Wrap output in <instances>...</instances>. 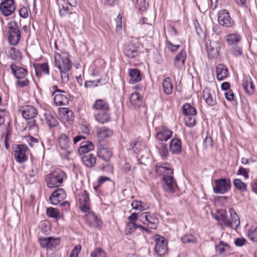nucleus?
Here are the masks:
<instances>
[{
    "label": "nucleus",
    "instance_id": "nucleus-20",
    "mask_svg": "<svg viewBox=\"0 0 257 257\" xmlns=\"http://www.w3.org/2000/svg\"><path fill=\"white\" fill-rule=\"evenodd\" d=\"M123 52L126 56L131 58L136 57L139 54L138 48L132 43L125 44Z\"/></svg>",
    "mask_w": 257,
    "mask_h": 257
},
{
    "label": "nucleus",
    "instance_id": "nucleus-63",
    "mask_svg": "<svg viewBox=\"0 0 257 257\" xmlns=\"http://www.w3.org/2000/svg\"><path fill=\"white\" fill-rule=\"evenodd\" d=\"M138 218L139 219V215H138V213H133L128 217V219L130 221L128 222L136 223Z\"/></svg>",
    "mask_w": 257,
    "mask_h": 257
},
{
    "label": "nucleus",
    "instance_id": "nucleus-26",
    "mask_svg": "<svg viewBox=\"0 0 257 257\" xmlns=\"http://www.w3.org/2000/svg\"><path fill=\"white\" fill-rule=\"evenodd\" d=\"M98 156L105 162H109L112 157V151L108 148H100L97 152Z\"/></svg>",
    "mask_w": 257,
    "mask_h": 257
},
{
    "label": "nucleus",
    "instance_id": "nucleus-25",
    "mask_svg": "<svg viewBox=\"0 0 257 257\" xmlns=\"http://www.w3.org/2000/svg\"><path fill=\"white\" fill-rule=\"evenodd\" d=\"M217 79L221 81L225 78L228 75L227 68L223 64H218L216 68Z\"/></svg>",
    "mask_w": 257,
    "mask_h": 257
},
{
    "label": "nucleus",
    "instance_id": "nucleus-37",
    "mask_svg": "<svg viewBox=\"0 0 257 257\" xmlns=\"http://www.w3.org/2000/svg\"><path fill=\"white\" fill-rule=\"evenodd\" d=\"M225 40L228 44H235L240 41L241 37L237 33H232L227 35Z\"/></svg>",
    "mask_w": 257,
    "mask_h": 257
},
{
    "label": "nucleus",
    "instance_id": "nucleus-8",
    "mask_svg": "<svg viewBox=\"0 0 257 257\" xmlns=\"http://www.w3.org/2000/svg\"><path fill=\"white\" fill-rule=\"evenodd\" d=\"M162 180L164 191L169 193H173L177 187V185L173 174H167L163 177Z\"/></svg>",
    "mask_w": 257,
    "mask_h": 257
},
{
    "label": "nucleus",
    "instance_id": "nucleus-45",
    "mask_svg": "<svg viewBox=\"0 0 257 257\" xmlns=\"http://www.w3.org/2000/svg\"><path fill=\"white\" fill-rule=\"evenodd\" d=\"M46 122L50 127H55L58 124V122L55 116L50 113H45L44 114Z\"/></svg>",
    "mask_w": 257,
    "mask_h": 257
},
{
    "label": "nucleus",
    "instance_id": "nucleus-53",
    "mask_svg": "<svg viewBox=\"0 0 257 257\" xmlns=\"http://www.w3.org/2000/svg\"><path fill=\"white\" fill-rule=\"evenodd\" d=\"M141 148V143L140 142H132L130 143V149L134 151L135 154H137L139 152Z\"/></svg>",
    "mask_w": 257,
    "mask_h": 257
},
{
    "label": "nucleus",
    "instance_id": "nucleus-5",
    "mask_svg": "<svg viewBox=\"0 0 257 257\" xmlns=\"http://www.w3.org/2000/svg\"><path fill=\"white\" fill-rule=\"evenodd\" d=\"M55 62L59 70L69 71L72 67V63L67 53H63L61 55L58 53H56L55 54Z\"/></svg>",
    "mask_w": 257,
    "mask_h": 257
},
{
    "label": "nucleus",
    "instance_id": "nucleus-43",
    "mask_svg": "<svg viewBox=\"0 0 257 257\" xmlns=\"http://www.w3.org/2000/svg\"><path fill=\"white\" fill-rule=\"evenodd\" d=\"M233 186L241 192H246L247 190V185L240 179H235L233 181Z\"/></svg>",
    "mask_w": 257,
    "mask_h": 257
},
{
    "label": "nucleus",
    "instance_id": "nucleus-34",
    "mask_svg": "<svg viewBox=\"0 0 257 257\" xmlns=\"http://www.w3.org/2000/svg\"><path fill=\"white\" fill-rule=\"evenodd\" d=\"M58 144L62 150H66L69 147L70 140L65 134H61L58 139Z\"/></svg>",
    "mask_w": 257,
    "mask_h": 257
},
{
    "label": "nucleus",
    "instance_id": "nucleus-3",
    "mask_svg": "<svg viewBox=\"0 0 257 257\" xmlns=\"http://www.w3.org/2000/svg\"><path fill=\"white\" fill-rule=\"evenodd\" d=\"M10 68L12 73L17 79V85L18 86L24 87L29 85V81L26 78L28 71L25 68L17 66L15 64H11Z\"/></svg>",
    "mask_w": 257,
    "mask_h": 257
},
{
    "label": "nucleus",
    "instance_id": "nucleus-13",
    "mask_svg": "<svg viewBox=\"0 0 257 257\" xmlns=\"http://www.w3.org/2000/svg\"><path fill=\"white\" fill-rule=\"evenodd\" d=\"M221 47L219 41H210L206 45V50L208 56L210 58H216L219 55V51Z\"/></svg>",
    "mask_w": 257,
    "mask_h": 257
},
{
    "label": "nucleus",
    "instance_id": "nucleus-46",
    "mask_svg": "<svg viewBox=\"0 0 257 257\" xmlns=\"http://www.w3.org/2000/svg\"><path fill=\"white\" fill-rule=\"evenodd\" d=\"M131 205L134 209L140 211L147 209L149 207L147 205L143 203L141 201L134 200L132 202Z\"/></svg>",
    "mask_w": 257,
    "mask_h": 257
},
{
    "label": "nucleus",
    "instance_id": "nucleus-54",
    "mask_svg": "<svg viewBox=\"0 0 257 257\" xmlns=\"http://www.w3.org/2000/svg\"><path fill=\"white\" fill-rule=\"evenodd\" d=\"M91 257H106L105 252L101 248H97L90 253Z\"/></svg>",
    "mask_w": 257,
    "mask_h": 257
},
{
    "label": "nucleus",
    "instance_id": "nucleus-30",
    "mask_svg": "<svg viewBox=\"0 0 257 257\" xmlns=\"http://www.w3.org/2000/svg\"><path fill=\"white\" fill-rule=\"evenodd\" d=\"M94 149V145L89 141L82 142L78 149V152L80 154H85Z\"/></svg>",
    "mask_w": 257,
    "mask_h": 257
},
{
    "label": "nucleus",
    "instance_id": "nucleus-4",
    "mask_svg": "<svg viewBox=\"0 0 257 257\" xmlns=\"http://www.w3.org/2000/svg\"><path fill=\"white\" fill-rule=\"evenodd\" d=\"M7 37L9 43L13 46L17 45L20 41L21 32L15 22H9L7 26Z\"/></svg>",
    "mask_w": 257,
    "mask_h": 257
},
{
    "label": "nucleus",
    "instance_id": "nucleus-21",
    "mask_svg": "<svg viewBox=\"0 0 257 257\" xmlns=\"http://www.w3.org/2000/svg\"><path fill=\"white\" fill-rule=\"evenodd\" d=\"M38 114L36 107L32 105H27L24 107L22 114L26 119H30L35 118Z\"/></svg>",
    "mask_w": 257,
    "mask_h": 257
},
{
    "label": "nucleus",
    "instance_id": "nucleus-50",
    "mask_svg": "<svg viewBox=\"0 0 257 257\" xmlns=\"http://www.w3.org/2000/svg\"><path fill=\"white\" fill-rule=\"evenodd\" d=\"M101 81H102L101 84L105 83L106 82V79L104 78L103 79L101 78L98 79L97 80L87 81L84 83V86L86 88L96 86H97V83L101 82Z\"/></svg>",
    "mask_w": 257,
    "mask_h": 257
},
{
    "label": "nucleus",
    "instance_id": "nucleus-61",
    "mask_svg": "<svg viewBox=\"0 0 257 257\" xmlns=\"http://www.w3.org/2000/svg\"><path fill=\"white\" fill-rule=\"evenodd\" d=\"M81 248V246L80 245H76L72 250L69 257H77Z\"/></svg>",
    "mask_w": 257,
    "mask_h": 257
},
{
    "label": "nucleus",
    "instance_id": "nucleus-29",
    "mask_svg": "<svg viewBox=\"0 0 257 257\" xmlns=\"http://www.w3.org/2000/svg\"><path fill=\"white\" fill-rule=\"evenodd\" d=\"M182 149L181 142L178 139H173L170 143V150L173 154H178Z\"/></svg>",
    "mask_w": 257,
    "mask_h": 257
},
{
    "label": "nucleus",
    "instance_id": "nucleus-59",
    "mask_svg": "<svg viewBox=\"0 0 257 257\" xmlns=\"http://www.w3.org/2000/svg\"><path fill=\"white\" fill-rule=\"evenodd\" d=\"M248 173V170L240 167L239 168L237 174L243 176L245 179H248L249 178Z\"/></svg>",
    "mask_w": 257,
    "mask_h": 257
},
{
    "label": "nucleus",
    "instance_id": "nucleus-23",
    "mask_svg": "<svg viewBox=\"0 0 257 257\" xmlns=\"http://www.w3.org/2000/svg\"><path fill=\"white\" fill-rule=\"evenodd\" d=\"M173 132L165 126H163L156 134L157 138L161 141H167L172 136Z\"/></svg>",
    "mask_w": 257,
    "mask_h": 257
},
{
    "label": "nucleus",
    "instance_id": "nucleus-47",
    "mask_svg": "<svg viewBox=\"0 0 257 257\" xmlns=\"http://www.w3.org/2000/svg\"><path fill=\"white\" fill-rule=\"evenodd\" d=\"M8 56L13 60H17L21 57V53L15 48H11L7 52Z\"/></svg>",
    "mask_w": 257,
    "mask_h": 257
},
{
    "label": "nucleus",
    "instance_id": "nucleus-62",
    "mask_svg": "<svg viewBox=\"0 0 257 257\" xmlns=\"http://www.w3.org/2000/svg\"><path fill=\"white\" fill-rule=\"evenodd\" d=\"M204 145L206 148L213 146V141L211 138L206 137L204 141Z\"/></svg>",
    "mask_w": 257,
    "mask_h": 257
},
{
    "label": "nucleus",
    "instance_id": "nucleus-60",
    "mask_svg": "<svg viewBox=\"0 0 257 257\" xmlns=\"http://www.w3.org/2000/svg\"><path fill=\"white\" fill-rule=\"evenodd\" d=\"M60 74H61V78L62 81L64 83H66L69 80V76L68 74V72L69 71H65L64 70H60Z\"/></svg>",
    "mask_w": 257,
    "mask_h": 257
},
{
    "label": "nucleus",
    "instance_id": "nucleus-7",
    "mask_svg": "<svg viewBox=\"0 0 257 257\" xmlns=\"http://www.w3.org/2000/svg\"><path fill=\"white\" fill-rule=\"evenodd\" d=\"M29 152V148L26 145H17L14 151L15 160L20 163H24L28 159L27 155Z\"/></svg>",
    "mask_w": 257,
    "mask_h": 257
},
{
    "label": "nucleus",
    "instance_id": "nucleus-42",
    "mask_svg": "<svg viewBox=\"0 0 257 257\" xmlns=\"http://www.w3.org/2000/svg\"><path fill=\"white\" fill-rule=\"evenodd\" d=\"M182 112L185 116L195 115L196 113V109L189 103H186L183 106Z\"/></svg>",
    "mask_w": 257,
    "mask_h": 257
},
{
    "label": "nucleus",
    "instance_id": "nucleus-55",
    "mask_svg": "<svg viewBox=\"0 0 257 257\" xmlns=\"http://www.w3.org/2000/svg\"><path fill=\"white\" fill-rule=\"evenodd\" d=\"M149 5L146 2V0H137L136 7L142 11H145L148 7Z\"/></svg>",
    "mask_w": 257,
    "mask_h": 257
},
{
    "label": "nucleus",
    "instance_id": "nucleus-33",
    "mask_svg": "<svg viewBox=\"0 0 257 257\" xmlns=\"http://www.w3.org/2000/svg\"><path fill=\"white\" fill-rule=\"evenodd\" d=\"M129 75L131 78L130 82L131 84H134L142 79L141 74L137 69H131L129 72Z\"/></svg>",
    "mask_w": 257,
    "mask_h": 257
},
{
    "label": "nucleus",
    "instance_id": "nucleus-58",
    "mask_svg": "<svg viewBox=\"0 0 257 257\" xmlns=\"http://www.w3.org/2000/svg\"><path fill=\"white\" fill-rule=\"evenodd\" d=\"M159 152L163 158L167 157L169 153L167 146L164 144H161Z\"/></svg>",
    "mask_w": 257,
    "mask_h": 257
},
{
    "label": "nucleus",
    "instance_id": "nucleus-31",
    "mask_svg": "<svg viewBox=\"0 0 257 257\" xmlns=\"http://www.w3.org/2000/svg\"><path fill=\"white\" fill-rule=\"evenodd\" d=\"M137 228H141L147 232L150 233L151 230L142 225H138L136 223L128 222L125 226V232L126 234H130L133 233Z\"/></svg>",
    "mask_w": 257,
    "mask_h": 257
},
{
    "label": "nucleus",
    "instance_id": "nucleus-17",
    "mask_svg": "<svg viewBox=\"0 0 257 257\" xmlns=\"http://www.w3.org/2000/svg\"><path fill=\"white\" fill-rule=\"evenodd\" d=\"M66 197V194L64 190L58 188L50 197V202L53 205H56L63 201Z\"/></svg>",
    "mask_w": 257,
    "mask_h": 257
},
{
    "label": "nucleus",
    "instance_id": "nucleus-15",
    "mask_svg": "<svg viewBox=\"0 0 257 257\" xmlns=\"http://www.w3.org/2000/svg\"><path fill=\"white\" fill-rule=\"evenodd\" d=\"M39 242L42 247L50 249L54 248L59 244L60 238L53 237H40Z\"/></svg>",
    "mask_w": 257,
    "mask_h": 257
},
{
    "label": "nucleus",
    "instance_id": "nucleus-56",
    "mask_svg": "<svg viewBox=\"0 0 257 257\" xmlns=\"http://www.w3.org/2000/svg\"><path fill=\"white\" fill-rule=\"evenodd\" d=\"M169 37L167 38L168 40H170V38H173L175 40L178 39V32L176 29L174 27H170L168 30Z\"/></svg>",
    "mask_w": 257,
    "mask_h": 257
},
{
    "label": "nucleus",
    "instance_id": "nucleus-1",
    "mask_svg": "<svg viewBox=\"0 0 257 257\" xmlns=\"http://www.w3.org/2000/svg\"><path fill=\"white\" fill-rule=\"evenodd\" d=\"M67 177L66 173L61 169L57 168L45 176V181L49 188H55L62 186Z\"/></svg>",
    "mask_w": 257,
    "mask_h": 257
},
{
    "label": "nucleus",
    "instance_id": "nucleus-12",
    "mask_svg": "<svg viewBox=\"0 0 257 257\" xmlns=\"http://www.w3.org/2000/svg\"><path fill=\"white\" fill-rule=\"evenodd\" d=\"M16 10L14 0H5L0 4V11L5 16L11 15Z\"/></svg>",
    "mask_w": 257,
    "mask_h": 257
},
{
    "label": "nucleus",
    "instance_id": "nucleus-52",
    "mask_svg": "<svg viewBox=\"0 0 257 257\" xmlns=\"http://www.w3.org/2000/svg\"><path fill=\"white\" fill-rule=\"evenodd\" d=\"M249 239L253 241H257V227H252L248 232Z\"/></svg>",
    "mask_w": 257,
    "mask_h": 257
},
{
    "label": "nucleus",
    "instance_id": "nucleus-18",
    "mask_svg": "<svg viewBox=\"0 0 257 257\" xmlns=\"http://www.w3.org/2000/svg\"><path fill=\"white\" fill-rule=\"evenodd\" d=\"M203 97L206 102L210 106L216 104L215 94L213 90L205 88L203 90Z\"/></svg>",
    "mask_w": 257,
    "mask_h": 257
},
{
    "label": "nucleus",
    "instance_id": "nucleus-36",
    "mask_svg": "<svg viewBox=\"0 0 257 257\" xmlns=\"http://www.w3.org/2000/svg\"><path fill=\"white\" fill-rule=\"evenodd\" d=\"M162 86L164 92L166 94L172 93L173 85L169 77H166L162 81Z\"/></svg>",
    "mask_w": 257,
    "mask_h": 257
},
{
    "label": "nucleus",
    "instance_id": "nucleus-32",
    "mask_svg": "<svg viewBox=\"0 0 257 257\" xmlns=\"http://www.w3.org/2000/svg\"><path fill=\"white\" fill-rule=\"evenodd\" d=\"M215 249L220 254L226 255L230 252V246L227 243L221 241L218 244H216Z\"/></svg>",
    "mask_w": 257,
    "mask_h": 257
},
{
    "label": "nucleus",
    "instance_id": "nucleus-10",
    "mask_svg": "<svg viewBox=\"0 0 257 257\" xmlns=\"http://www.w3.org/2000/svg\"><path fill=\"white\" fill-rule=\"evenodd\" d=\"M56 105H66L69 102V94L65 91L57 89L52 93Z\"/></svg>",
    "mask_w": 257,
    "mask_h": 257
},
{
    "label": "nucleus",
    "instance_id": "nucleus-14",
    "mask_svg": "<svg viewBox=\"0 0 257 257\" xmlns=\"http://www.w3.org/2000/svg\"><path fill=\"white\" fill-rule=\"evenodd\" d=\"M155 241L156 242L155 252L160 256L166 254L167 252V243L165 238L163 236H157L155 237Z\"/></svg>",
    "mask_w": 257,
    "mask_h": 257
},
{
    "label": "nucleus",
    "instance_id": "nucleus-35",
    "mask_svg": "<svg viewBox=\"0 0 257 257\" xmlns=\"http://www.w3.org/2000/svg\"><path fill=\"white\" fill-rule=\"evenodd\" d=\"M82 161L88 167H92L96 162V159L92 154H89L82 157Z\"/></svg>",
    "mask_w": 257,
    "mask_h": 257
},
{
    "label": "nucleus",
    "instance_id": "nucleus-9",
    "mask_svg": "<svg viewBox=\"0 0 257 257\" xmlns=\"http://www.w3.org/2000/svg\"><path fill=\"white\" fill-rule=\"evenodd\" d=\"M215 187H213V191L216 194H224L230 189L231 182L227 179H220L214 181Z\"/></svg>",
    "mask_w": 257,
    "mask_h": 257
},
{
    "label": "nucleus",
    "instance_id": "nucleus-38",
    "mask_svg": "<svg viewBox=\"0 0 257 257\" xmlns=\"http://www.w3.org/2000/svg\"><path fill=\"white\" fill-rule=\"evenodd\" d=\"M167 42L168 44V48L171 51H175L180 48L181 42L179 39L175 40L173 38H170V40L167 39Z\"/></svg>",
    "mask_w": 257,
    "mask_h": 257
},
{
    "label": "nucleus",
    "instance_id": "nucleus-24",
    "mask_svg": "<svg viewBox=\"0 0 257 257\" xmlns=\"http://www.w3.org/2000/svg\"><path fill=\"white\" fill-rule=\"evenodd\" d=\"M109 110L99 111L94 115L95 119L98 122L104 124L110 121V114Z\"/></svg>",
    "mask_w": 257,
    "mask_h": 257
},
{
    "label": "nucleus",
    "instance_id": "nucleus-19",
    "mask_svg": "<svg viewBox=\"0 0 257 257\" xmlns=\"http://www.w3.org/2000/svg\"><path fill=\"white\" fill-rule=\"evenodd\" d=\"M155 170L158 175L165 176L167 174H173V170L169 164L159 163L156 165Z\"/></svg>",
    "mask_w": 257,
    "mask_h": 257
},
{
    "label": "nucleus",
    "instance_id": "nucleus-6",
    "mask_svg": "<svg viewBox=\"0 0 257 257\" xmlns=\"http://www.w3.org/2000/svg\"><path fill=\"white\" fill-rule=\"evenodd\" d=\"M139 220L148 228L156 229L159 223V220L154 214L149 212H143L139 215Z\"/></svg>",
    "mask_w": 257,
    "mask_h": 257
},
{
    "label": "nucleus",
    "instance_id": "nucleus-28",
    "mask_svg": "<svg viewBox=\"0 0 257 257\" xmlns=\"http://www.w3.org/2000/svg\"><path fill=\"white\" fill-rule=\"evenodd\" d=\"M92 108L99 111L109 110V106L105 100L98 99L95 101L92 106Z\"/></svg>",
    "mask_w": 257,
    "mask_h": 257
},
{
    "label": "nucleus",
    "instance_id": "nucleus-16",
    "mask_svg": "<svg viewBox=\"0 0 257 257\" xmlns=\"http://www.w3.org/2000/svg\"><path fill=\"white\" fill-rule=\"evenodd\" d=\"M79 201L80 209L84 212H89L90 208V199L89 194L86 190L81 192Z\"/></svg>",
    "mask_w": 257,
    "mask_h": 257
},
{
    "label": "nucleus",
    "instance_id": "nucleus-44",
    "mask_svg": "<svg viewBox=\"0 0 257 257\" xmlns=\"http://www.w3.org/2000/svg\"><path fill=\"white\" fill-rule=\"evenodd\" d=\"M43 72L44 73L48 75L49 74V68L47 63L37 64L35 66L36 74L38 76V71Z\"/></svg>",
    "mask_w": 257,
    "mask_h": 257
},
{
    "label": "nucleus",
    "instance_id": "nucleus-64",
    "mask_svg": "<svg viewBox=\"0 0 257 257\" xmlns=\"http://www.w3.org/2000/svg\"><path fill=\"white\" fill-rule=\"evenodd\" d=\"M231 53L234 56H240L242 54V49L240 47H234L231 50Z\"/></svg>",
    "mask_w": 257,
    "mask_h": 257
},
{
    "label": "nucleus",
    "instance_id": "nucleus-22",
    "mask_svg": "<svg viewBox=\"0 0 257 257\" xmlns=\"http://www.w3.org/2000/svg\"><path fill=\"white\" fill-rule=\"evenodd\" d=\"M242 85L247 94L250 95L254 93L255 87L252 83L251 78L249 76H244Z\"/></svg>",
    "mask_w": 257,
    "mask_h": 257
},
{
    "label": "nucleus",
    "instance_id": "nucleus-40",
    "mask_svg": "<svg viewBox=\"0 0 257 257\" xmlns=\"http://www.w3.org/2000/svg\"><path fill=\"white\" fill-rule=\"evenodd\" d=\"M130 100L132 105L139 106L142 102V98L139 93L134 92L131 95Z\"/></svg>",
    "mask_w": 257,
    "mask_h": 257
},
{
    "label": "nucleus",
    "instance_id": "nucleus-48",
    "mask_svg": "<svg viewBox=\"0 0 257 257\" xmlns=\"http://www.w3.org/2000/svg\"><path fill=\"white\" fill-rule=\"evenodd\" d=\"M47 215L51 218L58 220L60 218L59 212L57 209L52 207L48 208L47 209Z\"/></svg>",
    "mask_w": 257,
    "mask_h": 257
},
{
    "label": "nucleus",
    "instance_id": "nucleus-2",
    "mask_svg": "<svg viewBox=\"0 0 257 257\" xmlns=\"http://www.w3.org/2000/svg\"><path fill=\"white\" fill-rule=\"evenodd\" d=\"M225 213V210H221L219 214L215 216V219L222 222V223L226 226L233 229L237 228L240 224V219L234 209L232 208L229 209L230 216L229 219L226 217Z\"/></svg>",
    "mask_w": 257,
    "mask_h": 257
},
{
    "label": "nucleus",
    "instance_id": "nucleus-41",
    "mask_svg": "<svg viewBox=\"0 0 257 257\" xmlns=\"http://www.w3.org/2000/svg\"><path fill=\"white\" fill-rule=\"evenodd\" d=\"M181 240L183 243L195 244L197 242V237L192 234H187L184 235Z\"/></svg>",
    "mask_w": 257,
    "mask_h": 257
},
{
    "label": "nucleus",
    "instance_id": "nucleus-11",
    "mask_svg": "<svg viewBox=\"0 0 257 257\" xmlns=\"http://www.w3.org/2000/svg\"><path fill=\"white\" fill-rule=\"evenodd\" d=\"M218 22L220 25L226 28H230L234 24L229 13L225 10H220L218 13Z\"/></svg>",
    "mask_w": 257,
    "mask_h": 257
},
{
    "label": "nucleus",
    "instance_id": "nucleus-39",
    "mask_svg": "<svg viewBox=\"0 0 257 257\" xmlns=\"http://www.w3.org/2000/svg\"><path fill=\"white\" fill-rule=\"evenodd\" d=\"M87 216V222L88 223L91 225L94 223H96L98 226H100L102 224V222L100 220L97 215L93 212H89L86 215Z\"/></svg>",
    "mask_w": 257,
    "mask_h": 257
},
{
    "label": "nucleus",
    "instance_id": "nucleus-49",
    "mask_svg": "<svg viewBox=\"0 0 257 257\" xmlns=\"http://www.w3.org/2000/svg\"><path fill=\"white\" fill-rule=\"evenodd\" d=\"M186 52L184 50H182L175 57V61L176 63H181L183 65L186 59Z\"/></svg>",
    "mask_w": 257,
    "mask_h": 257
},
{
    "label": "nucleus",
    "instance_id": "nucleus-51",
    "mask_svg": "<svg viewBox=\"0 0 257 257\" xmlns=\"http://www.w3.org/2000/svg\"><path fill=\"white\" fill-rule=\"evenodd\" d=\"M195 115L185 116L184 120L186 125L189 127H192L195 124Z\"/></svg>",
    "mask_w": 257,
    "mask_h": 257
},
{
    "label": "nucleus",
    "instance_id": "nucleus-27",
    "mask_svg": "<svg viewBox=\"0 0 257 257\" xmlns=\"http://www.w3.org/2000/svg\"><path fill=\"white\" fill-rule=\"evenodd\" d=\"M59 115L61 118L67 122L72 121L74 118L72 111L68 108L63 107L60 108L59 110Z\"/></svg>",
    "mask_w": 257,
    "mask_h": 257
},
{
    "label": "nucleus",
    "instance_id": "nucleus-57",
    "mask_svg": "<svg viewBox=\"0 0 257 257\" xmlns=\"http://www.w3.org/2000/svg\"><path fill=\"white\" fill-rule=\"evenodd\" d=\"M98 133L101 137H108L112 134V132L110 130H107L103 128L98 131Z\"/></svg>",
    "mask_w": 257,
    "mask_h": 257
}]
</instances>
